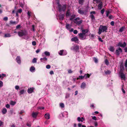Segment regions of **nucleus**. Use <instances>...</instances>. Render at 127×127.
<instances>
[{
  "label": "nucleus",
  "instance_id": "obj_10",
  "mask_svg": "<svg viewBox=\"0 0 127 127\" xmlns=\"http://www.w3.org/2000/svg\"><path fill=\"white\" fill-rule=\"evenodd\" d=\"M16 60L17 62L19 64H20L21 63V58L20 56H18L16 59Z\"/></svg>",
  "mask_w": 127,
  "mask_h": 127
},
{
  "label": "nucleus",
  "instance_id": "obj_6",
  "mask_svg": "<svg viewBox=\"0 0 127 127\" xmlns=\"http://www.w3.org/2000/svg\"><path fill=\"white\" fill-rule=\"evenodd\" d=\"M78 35L79 38L81 40H83L86 39V35L81 33H79Z\"/></svg>",
  "mask_w": 127,
  "mask_h": 127
},
{
  "label": "nucleus",
  "instance_id": "obj_40",
  "mask_svg": "<svg viewBox=\"0 0 127 127\" xmlns=\"http://www.w3.org/2000/svg\"><path fill=\"white\" fill-rule=\"evenodd\" d=\"M24 92V90H22L20 91V93L21 95L23 94Z\"/></svg>",
  "mask_w": 127,
  "mask_h": 127
},
{
  "label": "nucleus",
  "instance_id": "obj_43",
  "mask_svg": "<svg viewBox=\"0 0 127 127\" xmlns=\"http://www.w3.org/2000/svg\"><path fill=\"white\" fill-rule=\"evenodd\" d=\"M110 72H111L110 71V70H107L106 71H105V73L106 74H109Z\"/></svg>",
  "mask_w": 127,
  "mask_h": 127
},
{
  "label": "nucleus",
  "instance_id": "obj_49",
  "mask_svg": "<svg viewBox=\"0 0 127 127\" xmlns=\"http://www.w3.org/2000/svg\"><path fill=\"white\" fill-rule=\"evenodd\" d=\"M118 46H120L122 47H123L122 44L121 42H120L118 43Z\"/></svg>",
  "mask_w": 127,
  "mask_h": 127
},
{
  "label": "nucleus",
  "instance_id": "obj_44",
  "mask_svg": "<svg viewBox=\"0 0 127 127\" xmlns=\"http://www.w3.org/2000/svg\"><path fill=\"white\" fill-rule=\"evenodd\" d=\"M94 60L95 62L96 63H97L98 62V60L97 58H94Z\"/></svg>",
  "mask_w": 127,
  "mask_h": 127
},
{
  "label": "nucleus",
  "instance_id": "obj_16",
  "mask_svg": "<svg viewBox=\"0 0 127 127\" xmlns=\"http://www.w3.org/2000/svg\"><path fill=\"white\" fill-rule=\"evenodd\" d=\"M34 89L33 88H31L30 89H28V92L29 94H31L33 92Z\"/></svg>",
  "mask_w": 127,
  "mask_h": 127
},
{
  "label": "nucleus",
  "instance_id": "obj_33",
  "mask_svg": "<svg viewBox=\"0 0 127 127\" xmlns=\"http://www.w3.org/2000/svg\"><path fill=\"white\" fill-rule=\"evenodd\" d=\"M16 102H15V101H10V104L11 105H14L16 104Z\"/></svg>",
  "mask_w": 127,
  "mask_h": 127
},
{
  "label": "nucleus",
  "instance_id": "obj_8",
  "mask_svg": "<svg viewBox=\"0 0 127 127\" xmlns=\"http://www.w3.org/2000/svg\"><path fill=\"white\" fill-rule=\"evenodd\" d=\"M71 40L72 41L74 42L75 43H78L79 39L77 37H74L72 38L71 39Z\"/></svg>",
  "mask_w": 127,
  "mask_h": 127
},
{
  "label": "nucleus",
  "instance_id": "obj_56",
  "mask_svg": "<svg viewBox=\"0 0 127 127\" xmlns=\"http://www.w3.org/2000/svg\"><path fill=\"white\" fill-rule=\"evenodd\" d=\"M69 94H66V96H65V98H67L68 97H69Z\"/></svg>",
  "mask_w": 127,
  "mask_h": 127
},
{
  "label": "nucleus",
  "instance_id": "obj_4",
  "mask_svg": "<svg viewBox=\"0 0 127 127\" xmlns=\"http://www.w3.org/2000/svg\"><path fill=\"white\" fill-rule=\"evenodd\" d=\"M80 19L79 18L77 17L74 19L73 22L75 23L78 25H79L82 23L83 22V20H80L78 21V20H79Z\"/></svg>",
  "mask_w": 127,
  "mask_h": 127
},
{
  "label": "nucleus",
  "instance_id": "obj_48",
  "mask_svg": "<svg viewBox=\"0 0 127 127\" xmlns=\"http://www.w3.org/2000/svg\"><path fill=\"white\" fill-rule=\"evenodd\" d=\"M94 1H95L96 2V3H99V2H100V1H101V0H93Z\"/></svg>",
  "mask_w": 127,
  "mask_h": 127
},
{
  "label": "nucleus",
  "instance_id": "obj_19",
  "mask_svg": "<svg viewBox=\"0 0 127 127\" xmlns=\"http://www.w3.org/2000/svg\"><path fill=\"white\" fill-rule=\"evenodd\" d=\"M38 114V113L37 112H33L32 113V117L33 118H36Z\"/></svg>",
  "mask_w": 127,
  "mask_h": 127
},
{
  "label": "nucleus",
  "instance_id": "obj_17",
  "mask_svg": "<svg viewBox=\"0 0 127 127\" xmlns=\"http://www.w3.org/2000/svg\"><path fill=\"white\" fill-rule=\"evenodd\" d=\"M44 117L46 119H49L50 118V115L48 113H46L44 115Z\"/></svg>",
  "mask_w": 127,
  "mask_h": 127
},
{
  "label": "nucleus",
  "instance_id": "obj_1",
  "mask_svg": "<svg viewBox=\"0 0 127 127\" xmlns=\"http://www.w3.org/2000/svg\"><path fill=\"white\" fill-rule=\"evenodd\" d=\"M108 28V27L107 26L100 25L99 27L97 33L100 35L102 32H107Z\"/></svg>",
  "mask_w": 127,
  "mask_h": 127
},
{
  "label": "nucleus",
  "instance_id": "obj_21",
  "mask_svg": "<svg viewBox=\"0 0 127 127\" xmlns=\"http://www.w3.org/2000/svg\"><path fill=\"white\" fill-rule=\"evenodd\" d=\"M111 10H107L106 11V16L108 17L109 16V14L111 12Z\"/></svg>",
  "mask_w": 127,
  "mask_h": 127
},
{
  "label": "nucleus",
  "instance_id": "obj_29",
  "mask_svg": "<svg viewBox=\"0 0 127 127\" xmlns=\"http://www.w3.org/2000/svg\"><path fill=\"white\" fill-rule=\"evenodd\" d=\"M44 53L46 56H49L50 55V53L47 51H45Z\"/></svg>",
  "mask_w": 127,
  "mask_h": 127
},
{
  "label": "nucleus",
  "instance_id": "obj_22",
  "mask_svg": "<svg viewBox=\"0 0 127 127\" xmlns=\"http://www.w3.org/2000/svg\"><path fill=\"white\" fill-rule=\"evenodd\" d=\"M109 50L110 51L112 52H114L115 50L114 47L111 46L109 47Z\"/></svg>",
  "mask_w": 127,
  "mask_h": 127
},
{
  "label": "nucleus",
  "instance_id": "obj_64",
  "mask_svg": "<svg viewBox=\"0 0 127 127\" xmlns=\"http://www.w3.org/2000/svg\"><path fill=\"white\" fill-rule=\"evenodd\" d=\"M50 74L51 75H52L54 74L53 71V70H51L50 72Z\"/></svg>",
  "mask_w": 127,
  "mask_h": 127
},
{
  "label": "nucleus",
  "instance_id": "obj_30",
  "mask_svg": "<svg viewBox=\"0 0 127 127\" xmlns=\"http://www.w3.org/2000/svg\"><path fill=\"white\" fill-rule=\"evenodd\" d=\"M90 17L91 18V19L92 20H95V18L94 16L93 15H90Z\"/></svg>",
  "mask_w": 127,
  "mask_h": 127
},
{
  "label": "nucleus",
  "instance_id": "obj_53",
  "mask_svg": "<svg viewBox=\"0 0 127 127\" xmlns=\"http://www.w3.org/2000/svg\"><path fill=\"white\" fill-rule=\"evenodd\" d=\"M46 67L47 69H49L51 68V66L49 65L48 64L46 65Z\"/></svg>",
  "mask_w": 127,
  "mask_h": 127
},
{
  "label": "nucleus",
  "instance_id": "obj_25",
  "mask_svg": "<svg viewBox=\"0 0 127 127\" xmlns=\"http://www.w3.org/2000/svg\"><path fill=\"white\" fill-rule=\"evenodd\" d=\"M86 74H85V75L83 76H79V77H78L77 78V80H78L79 79H82L84 78L85 76L86 75Z\"/></svg>",
  "mask_w": 127,
  "mask_h": 127
},
{
  "label": "nucleus",
  "instance_id": "obj_57",
  "mask_svg": "<svg viewBox=\"0 0 127 127\" xmlns=\"http://www.w3.org/2000/svg\"><path fill=\"white\" fill-rule=\"evenodd\" d=\"M110 24L112 26H114V22L113 21H112L111 22Z\"/></svg>",
  "mask_w": 127,
  "mask_h": 127
},
{
  "label": "nucleus",
  "instance_id": "obj_15",
  "mask_svg": "<svg viewBox=\"0 0 127 127\" xmlns=\"http://www.w3.org/2000/svg\"><path fill=\"white\" fill-rule=\"evenodd\" d=\"M86 86V83L84 82H83L82 83L80 87L82 89H84L85 88Z\"/></svg>",
  "mask_w": 127,
  "mask_h": 127
},
{
  "label": "nucleus",
  "instance_id": "obj_39",
  "mask_svg": "<svg viewBox=\"0 0 127 127\" xmlns=\"http://www.w3.org/2000/svg\"><path fill=\"white\" fill-rule=\"evenodd\" d=\"M60 107L62 108H64V104L63 103H60Z\"/></svg>",
  "mask_w": 127,
  "mask_h": 127
},
{
  "label": "nucleus",
  "instance_id": "obj_12",
  "mask_svg": "<svg viewBox=\"0 0 127 127\" xmlns=\"http://www.w3.org/2000/svg\"><path fill=\"white\" fill-rule=\"evenodd\" d=\"M72 47L71 48V49L74 50H75L76 52L79 51V47L77 45L75 47H73V49H72Z\"/></svg>",
  "mask_w": 127,
  "mask_h": 127
},
{
  "label": "nucleus",
  "instance_id": "obj_61",
  "mask_svg": "<svg viewBox=\"0 0 127 127\" xmlns=\"http://www.w3.org/2000/svg\"><path fill=\"white\" fill-rule=\"evenodd\" d=\"M2 79L4 77H5L6 76V74H4L3 73L2 74Z\"/></svg>",
  "mask_w": 127,
  "mask_h": 127
},
{
  "label": "nucleus",
  "instance_id": "obj_13",
  "mask_svg": "<svg viewBox=\"0 0 127 127\" xmlns=\"http://www.w3.org/2000/svg\"><path fill=\"white\" fill-rule=\"evenodd\" d=\"M71 15V13L70 10L68 9L67 10L65 15L67 17H69Z\"/></svg>",
  "mask_w": 127,
  "mask_h": 127
},
{
  "label": "nucleus",
  "instance_id": "obj_32",
  "mask_svg": "<svg viewBox=\"0 0 127 127\" xmlns=\"http://www.w3.org/2000/svg\"><path fill=\"white\" fill-rule=\"evenodd\" d=\"M35 70V68L33 66L31 67L30 68V70L32 72H33Z\"/></svg>",
  "mask_w": 127,
  "mask_h": 127
},
{
  "label": "nucleus",
  "instance_id": "obj_31",
  "mask_svg": "<svg viewBox=\"0 0 127 127\" xmlns=\"http://www.w3.org/2000/svg\"><path fill=\"white\" fill-rule=\"evenodd\" d=\"M65 27L66 28L67 30H69L70 29V26L69 24H66V25Z\"/></svg>",
  "mask_w": 127,
  "mask_h": 127
},
{
  "label": "nucleus",
  "instance_id": "obj_28",
  "mask_svg": "<svg viewBox=\"0 0 127 127\" xmlns=\"http://www.w3.org/2000/svg\"><path fill=\"white\" fill-rule=\"evenodd\" d=\"M75 17V15H72L71 16L69 20L70 21H72L74 18Z\"/></svg>",
  "mask_w": 127,
  "mask_h": 127
},
{
  "label": "nucleus",
  "instance_id": "obj_46",
  "mask_svg": "<svg viewBox=\"0 0 127 127\" xmlns=\"http://www.w3.org/2000/svg\"><path fill=\"white\" fill-rule=\"evenodd\" d=\"M38 109H41V110H42V109H44V107H41V106H39V107H38Z\"/></svg>",
  "mask_w": 127,
  "mask_h": 127
},
{
  "label": "nucleus",
  "instance_id": "obj_23",
  "mask_svg": "<svg viewBox=\"0 0 127 127\" xmlns=\"http://www.w3.org/2000/svg\"><path fill=\"white\" fill-rule=\"evenodd\" d=\"M125 29V26L122 27L120 29L119 32H122L123 31H124Z\"/></svg>",
  "mask_w": 127,
  "mask_h": 127
},
{
  "label": "nucleus",
  "instance_id": "obj_45",
  "mask_svg": "<svg viewBox=\"0 0 127 127\" xmlns=\"http://www.w3.org/2000/svg\"><path fill=\"white\" fill-rule=\"evenodd\" d=\"M21 27V25H18L17 26H16V29H18L20 28Z\"/></svg>",
  "mask_w": 127,
  "mask_h": 127
},
{
  "label": "nucleus",
  "instance_id": "obj_41",
  "mask_svg": "<svg viewBox=\"0 0 127 127\" xmlns=\"http://www.w3.org/2000/svg\"><path fill=\"white\" fill-rule=\"evenodd\" d=\"M108 18L109 19H111L113 18V17L112 15L111 14L109 16H108Z\"/></svg>",
  "mask_w": 127,
  "mask_h": 127
},
{
  "label": "nucleus",
  "instance_id": "obj_58",
  "mask_svg": "<svg viewBox=\"0 0 127 127\" xmlns=\"http://www.w3.org/2000/svg\"><path fill=\"white\" fill-rule=\"evenodd\" d=\"M68 73H72L73 72V71H72L70 69H68Z\"/></svg>",
  "mask_w": 127,
  "mask_h": 127
},
{
  "label": "nucleus",
  "instance_id": "obj_7",
  "mask_svg": "<svg viewBox=\"0 0 127 127\" xmlns=\"http://www.w3.org/2000/svg\"><path fill=\"white\" fill-rule=\"evenodd\" d=\"M122 52V49L119 47L118 49H116L115 51V53L116 55L119 56L120 54V53Z\"/></svg>",
  "mask_w": 127,
  "mask_h": 127
},
{
  "label": "nucleus",
  "instance_id": "obj_9",
  "mask_svg": "<svg viewBox=\"0 0 127 127\" xmlns=\"http://www.w3.org/2000/svg\"><path fill=\"white\" fill-rule=\"evenodd\" d=\"M64 14L60 13L59 16V19L61 21L63 20L64 18Z\"/></svg>",
  "mask_w": 127,
  "mask_h": 127
},
{
  "label": "nucleus",
  "instance_id": "obj_27",
  "mask_svg": "<svg viewBox=\"0 0 127 127\" xmlns=\"http://www.w3.org/2000/svg\"><path fill=\"white\" fill-rule=\"evenodd\" d=\"M84 1L85 0H79L78 3L82 5L83 4Z\"/></svg>",
  "mask_w": 127,
  "mask_h": 127
},
{
  "label": "nucleus",
  "instance_id": "obj_50",
  "mask_svg": "<svg viewBox=\"0 0 127 127\" xmlns=\"http://www.w3.org/2000/svg\"><path fill=\"white\" fill-rule=\"evenodd\" d=\"M125 66L126 68L127 67V59L126 60L125 62Z\"/></svg>",
  "mask_w": 127,
  "mask_h": 127
},
{
  "label": "nucleus",
  "instance_id": "obj_14",
  "mask_svg": "<svg viewBox=\"0 0 127 127\" xmlns=\"http://www.w3.org/2000/svg\"><path fill=\"white\" fill-rule=\"evenodd\" d=\"M48 59L46 57H44L43 58H41L40 59V60L41 62L43 63H45V62L47 61V60Z\"/></svg>",
  "mask_w": 127,
  "mask_h": 127
},
{
  "label": "nucleus",
  "instance_id": "obj_20",
  "mask_svg": "<svg viewBox=\"0 0 127 127\" xmlns=\"http://www.w3.org/2000/svg\"><path fill=\"white\" fill-rule=\"evenodd\" d=\"M78 12L80 14L82 15H83L84 13V11L83 10H82L80 9H78Z\"/></svg>",
  "mask_w": 127,
  "mask_h": 127
},
{
  "label": "nucleus",
  "instance_id": "obj_52",
  "mask_svg": "<svg viewBox=\"0 0 127 127\" xmlns=\"http://www.w3.org/2000/svg\"><path fill=\"white\" fill-rule=\"evenodd\" d=\"M3 85V83L1 81H0V87H1Z\"/></svg>",
  "mask_w": 127,
  "mask_h": 127
},
{
  "label": "nucleus",
  "instance_id": "obj_24",
  "mask_svg": "<svg viewBox=\"0 0 127 127\" xmlns=\"http://www.w3.org/2000/svg\"><path fill=\"white\" fill-rule=\"evenodd\" d=\"M17 23L18 22H16L15 21H13L12 20H11L10 22V24L16 25Z\"/></svg>",
  "mask_w": 127,
  "mask_h": 127
},
{
  "label": "nucleus",
  "instance_id": "obj_38",
  "mask_svg": "<svg viewBox=\"0 0 127 127\" xmlns=\"http://www.w3.org/2000/svg\"><path fill=\"white\" fill-rule=\"evenodd\" d=\"M77 120L79 122L81 121V122H82L83 121V120H82V119H81V118H80V117H78V118H77Z\"/></svg>",
  "mask_w": 127,
  "mask_h": 127
},
{
  "label": "nucleus",
  "instance_id": "obj_59",
  "mask_svg": "<svg viewBox=\"0 0 127 127\" xmlns=\"http://www.w3.org/2000/svg\"><path fill=\"white\" fill-rule=\"evenodd\" d=\"M40 51V49H37L36 50V52L37 53H38Z\"/></svg>",
  "mask_w": 127,
  "mask_h": 127
},
{
  "label": "nucleus",
  "instance_id": "obj_54",
  "mask_svg": "<svg viewBox=\"0 0 127 127\" xmlns=\"http://www.w3.org/2000/svg\"><path fill=\"white\" fill-rule=\"evenodd\" d=\"M6 107L7 108H10V106L8 104H7L5 105Z\"/></svg>",
  "mask_w": 127,
  "mask_h": 127
},
{
  "label": "nucleus",
  "instance_id": "obj_36",
  "mask_svg": "<svg viewBox=\"0 0 127 127\" xmlns=\"http://www.w3.org/2000/svg\"><path fill=\"white\" fill-rule=\"evenodd\" d=\"M105 64L107 65H108L109 64V61L107 59H106L105 61Z\"/></svg>",
  "mask_w": 127,
  "mask_h": 127
},
{
  "label": "nucleus",
  "instance_id": "obj_60",
  "mask_svg": "<svg viewBox=\"0 0 127 127\" xmlns=\"http://www.w3.org/2000/svg\"><path fill=\"white\" fill-rule=\"evenodd\" d=\"M86 75V78H89L90 75L88 73Z\"/></svg>",
  "mask_w": 127,
  "mask_h": 127
},
{
  "label": "nucleus",
  "instance_id": "obj_11",
  "mask_svg": "<svg viewBox=\"0 0 127 127\" xmlns=\"http://www.w3.org/2000/svg\"><path fill=\"white\" fill-rule=\"evenodd\" d=\"M98 5V8L99 10H101L103 6L102 2V1H100Z\"/></svg>",
  "mask_w": 127,
  "mask_h": 127
},
{
  "label": "nucleus",
  "instance_id": "obj_42",
  "mask_svg": "<svg viewBox=\"0 0 127 127\" xmlns=\"http://www.w3.org/2000/svg\"><path fill=\"white\" fill-rule=\"evenodd\" d=\"M105 11V9L104 8L103 9L100 11V13L102 14H103Z\"/></svg>",
  "mask_w": 127,
  "mask_h": 127
},
{
  "label": "nucleus",
  "instance_id": "obj_34",
  "mask_svg": "<svg viewBox=\"0 0 127 127\" xmlns=\"http://www.w3.org/2000/svg\"><path fill=\"white\" fill-rule=\"evenodd\" d=\"M63 52L64 50H60L59 52V55L60 56H62L63 55Z\"/></svg>",
  "mask_w": 127,
  "mask_h": 127
},
{
  "label": "nucleus",
  "instance_id": "obj_62",
  "mask_svg": "<svg viewBox=\"0 0 127 127\" xmlns=\"http://www.w3.org/2000/svg\"><path fill=\"white\" fill-rule=\"evenodd\" d=\"M74 34H76L78 33V31L76 30H75L73 31Z\"/></svg>",
  "mask_w": 127,
  "mask_h": 127
},
{
  "label": "nucleus",
  "instance_id": "obj_5",
  "mask_svg": "<svg viewBox=\"0 0 127 127\" xmlns=\"http://www.w3.org/2000/svg\"><path fill=\"white\" fill-rule=\"evenodd\" d=\"M120 76L121 77V78L125 81L126 80L125 76V74L121 70L119 73Z\"/></svg>",
  "mask_w": 127,
  "mask_h": 127
},
{
  "label": "nucleus",
  "instance_id": "obj_18",
  "mask_svg": "<svg viewBox=\"0 0 127 127\" xmlns=\"http://www.w3.org/2000/svg\"><path fill=\"white\" fill-rule=\"evenodd\" d=\"M88 32V29L83 30H82V33L85 35Z\"/></svg>",
  "mask_w": 127,
  "mask_h": 127
},
{
  "label": "nucleus",
  "instance_id": "obj_26",
  "mask_svg": "<svg viewBox=\"0 0 127 127\" xmlns=\"http://www.w3.org/2000/svg\"><path fill=\"white\" fill-rule=\"evenodd\" d=\"M7 112V110L5 108H3L2 110V112L3 114H5Z\"/></svg>",
  "mask_w": 127,
  "mask_h": 127
},
{
  "label": "nucleus",
  "instance_id": "obj_3",
  "mask_svg": "<svg viewBox=\"0 0 127 127\" xmlns=\"http://www.w3.org/2000/svg\"><path fill=\"white\" fill-rule=\"evenodd\" d=\"M18 34L19 36L21 37L27 35L28 34V32L26 30H21V31H19L18 32Z\"/></svg>",
  "mask_w": 127,
  "mask_h": 127
},
{
  "label": "nucleus",
  "instance_id": "obj_51",
  "mask_svg": "<svg viewBox=\"0 0 127 127\" xmlns=\"http://www.w3.org/2000/svg\"><path fill=\"white\" fill-rule=\"evenodd\" d=\"M36 42L34 41H33L32 42V44L33 46H35L36 45Z\"/></svg>",
  "mask_w": 127,
  "mask_h": 127
},
{
  "label": "nucleus",
  "instance_id": "obj_55",
  "mask_svg": "<svg viewBox=\"0 0 127 127\" xmlns=\"http://www.w3.org/2000/svg\"><path fill=\"white\" fill-rule=\"evenodd\" d=\"M92 119H93L95 120H97V119L96 117L95 116H92Z\"/></svg>",
  "mask_w": 127,
  "mask_h": 127
},
{
  "label": "nucleus",
  "instance_id": "obj_2",
  "mask_svg": "<svg viewBox=\"0 0 127 127\" xmlns=\"http://www.w3.org/2000/svg\"><path fill=\"white\" fill-rule=\"evenodd\" d=\"M57 4L58 10L59 12H61L62 11H65L66 7V4L62 5L59 2H58Z\"/></svg>",
  "mask_w": 127,
  "mask_h": 127
},
{
  "label": "nucleus",
  "instance_id": "obj_35",
  "mask_svg": "<svg viewBox=\"0 0 127 127\" xmlns=\"http://www.w3.org/2000/svg\"><path fill=\"white\" fill-rule=\"evenodd\" d=\"M32 62L33 63H36L37 62V59L36 58H34L33 59Z\"/></svg>",
  "mask_w": 127,
  "mask_h": 127
},
{
  "label": "nucleus",
  "instance_id": "obj_63",
  "mask_svg": "<svg viewBox=\"0 0 127 127\" xmlns=\"http://www.w3.org/2000/svg\"><path fill=\"white\" fill-rule=\"evenodd\" d=\"M8 18L7 17H5L3 18V20L5 21H6L8 20Z\"/></svg>",
  "mask_w": 127,
  "mask_h": 127
},
{
  "label": "nucleus",
  "instance_id": "obj_37",
  "mask_svg": "<svg viewBox=\"0 0 127 127\" xmlns=\"http://www.w3.org/2000/svg\"><path fill=\"white\" fill-rule=\"evenodd\" d=\"M11 36V35L9 33L6 34L4 35V37H10Z\"/></svg>",
  "mask_w": 127,
  "mask_h": 127
},
{
  "label": "nucleus",
  "instance_id": "obj_47",
  "mask_svg": "<svg viewBox=\"0 0 127 127\" xmlns=\"http://www.w3.org/2000/svg\"><path fill=\"white\" fill-rule=\"evenodd\" d=\"M127 45L126 43L125 42L123 43V44H122L123 47H124Z\"/></svg>",
  "mask_w": 127,
  "mask_h": 127
}]
</instances>
